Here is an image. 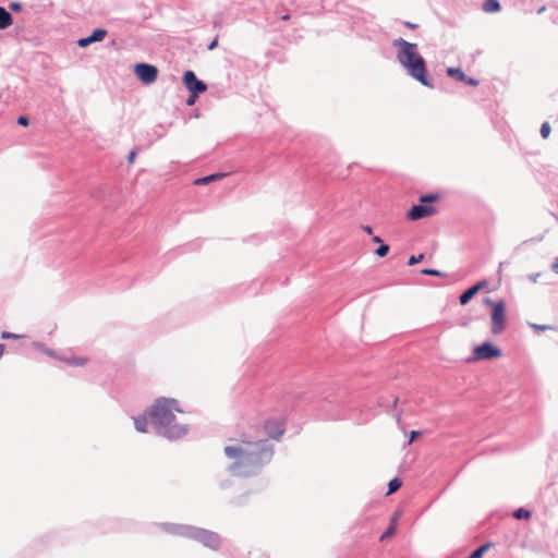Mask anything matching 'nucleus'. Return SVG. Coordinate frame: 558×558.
Masks as SVG:
<instances>
[{
    "label": "nucleus",
    "mask_w": 558,
    "mask_h": 558,
    "mask_svg": "<svg viewBox=\"0 0 558 558\" xmlns=\"http://www.w3.org/2000/svg\"><path fill=\"white\" fill-rule=\"evenodd\" d=\"M223 452L234 461L233 468L258 469L271 460L274 447L267 438L251 440L243 436L236 445L226 446Z\"/></svg>",
    "instance_id": "1"
},
{
    "label": "nucleus",
    "mask_w": 558,
    "mask_h": 558,
    "mask_svg": "<svg viewBox=\"0 0 558 558\" xmlns=\"http://www.w3.org/2000/svg\"><path fill=\"white\" fill-rule=\"evenodd\" d=\"M174 412L182 413L175 399L159 398L149 410L151 423L168 438H179L186 434V425L175 421Z\"/></svg>",
    "instance_id": "2"
},
{
    "label": "nucleus",
    "mask_w": 558,
    "mask_h": 558,
    "mask_svg": "<svg viewBox=\"0 0 558 558\" xmlns=\"http://www.w3.org/2000/svg\"><path fill=\"white\" fill-rule=\"evenodd\" d=\"M393 45L399 47L397 59L407 70L408 74L422 85L432 88L433 84L428 78L425 61L417 52L416 44L399 38L395 40Z\"/></svg>",
    "instance_id": "3"
},
{
    "label": "nucleus",
    "mask_w": 558,
    "mask_h": 558,
    "mask_svg": "<svg viewBox=\"0 0 558 558\" xmlns=\"http://www.w3.org/2000/svg\"><path fill=\"white\" fill-rule=\"evenodd\" d=\"M492 305V332L499 335L505 330L506 327V310L502 301L493 302L486 301Z\"/></svg>",
    "instance_id": "4"
},
{
    "label": "nucleus",
    "mask_w": 558,
    "mask_h": 558,
    "mask_svg": "<svg viewBox=\"0 0 558 558\" xmlns=\"http://www.w3.org/2000/svg\"><path fill=\"white\" fill-rule=\"evenodd\" d=\"M501 356V351L489 342H484L473 349V355L470 361H485L498 359Z\"/></svg>",
    "instance_id": "5"
},
{
    "label": "nucleus",
    "mask_w": 558,
    "mask_h": 558,
    "mask_svg": "<svg viewBox=\"0 0 558 558\" xmlns=\"http://www.w3.org/2000/svg\"><path fill=\"white\" fill-rule=\"evenodd\" d=\"M134 73L143 84L149 85L157 80L158 69L151 64L136 63L134 65Z\"/></svg>",
    "instance_id": "6"
},
{
    "label": "nucleus",
    "mask_w": 558,
    "mask_h": 558,
    "mask_svg": "<svg viewBox=\"0 0 558 558\" xmlns=\"http://www.w3.org/2000/svg\"><path fill=\"white\" fill-rule=\"evenodd\" d=\"M192 537L210 549H218L221 544L219 535L207 530H195Z\"/></svg>",
    "instance_id": "7"
},
{
    "label": "nucleus",
    "mask_w": 558,
    "mask_h": 558,
    "mask_svg": "<svg viewBox=\"0 0 558 558\" xmlns=\"http://www.w3.org/2000/svg\"><path fill=\"white\" fill-rule=\"evenodd\" d=\"M436 208L434 206H430V205H423V204H420V205H414L407 214V218L409 220H418V219H422V218H425V217H429L434 214H436Z\"/></svg>",
    "instance_id": "8"
},
{
    "label": "nucleus",
    "mask_w": 558,
    "mask_h": 558,
    "mask_svg": "<svg viewBox=\"0 0 558 558\" xmlns=\"http://www.w3.org/2000/svg\"><path fill=\"white\" fill-rule=\"evenodd\" d=\"M183 83L186 88L193 94L204 93L206 85L202 81L197 80L193 71H186L183 75Z\"/></svg>",
    "instance_id": "9"
},
{
    "label": "nucleus",
    "mask_w": 558,
    "mask_h": 558,
    "mask_svg": "<svg viewBox=\"0 0 558 558\" xmlns=\"http://www.w3.org/2000/svg\"><path fill=\"white\" fill-rule=\"evenodd\" d=\"M264 429L268 437L279 440L284 433V426L279 420L270 418L264 422Z\"/></svg>",
    "instance_id": "10"
},
{
    "label": "nucleus",
    "mask_w": 558,
    "mask_h": 558,
    "mask_svg": "<svg viewBox=\"0 0 558 558\" xmlns=\"http://www.w3.org/2000/svg\"><path fill=\"white\" fill-rule=\"evenodd\" d=\"M107 35V31L106 29H101V28H97L95 29L90 36L88 37H85V38H81L77 44L80 47H87L88 45L93 44V43H96V41H101Z\"/></svg>",
    "instance_id": "11"
},
{
    "label": "nucleus",
    "mask_w": 558,
    "mask_h": 558,
    "mask_svg": "<svg viewBox=\"0 0 558 558\" xmlns=\"http://www.w3.org/2000/svg\"><path fill=\"white\" fill-rule=\"evenodd\" d=\"M486 286V282L485 281H481L476 284H474L473 287L469 288L466 291H464L461 295H460V303L462 305H465L470 302V300L480 291L482 290L484 287Z\"/></svg>",
    "instance_id": "12"
},
{
    "label": "nucleus",
    "mask_w": 558,
    "mask_h": 558,
    "mask_svg": "<svg viewBox=\"0 0 558 558\" xmlns=\"http://www.w3.org/2000/svg\"><path fill=\"white\" fill-rule=\"evenodd\" d=\"M60 360L66 365L74 367H82L89 362V357L83 355L62 356Z\"/></svg>",
    "instance_id": "13"
},
{
    "label": "nucleus",
    "mask_w": 558,
    "mask_h": 558,
    "mask_svg": "<svg viewBox=\"0 0 558 558\" xmlns=\"http://www.w3.org/2000/svg\"><path fill=\"white\" fill-rule=\"evenodd\" d=\"M13 23L12 15L2 7H0V29H5Z\"/></svg>",
    "instance_id": "14"
},
{
    "label": "nucleus",
    "mask_w": 558,
    "mask_h": 558,
    "mask_svg": "<svg viewBox=\"0 0 558 558\" xmlns=\"http://www.w3.org/2000/svg\"><path fill=\"white\" fill-rule=\"evenodd\" d=\"M226 175H227V173H214V174H210L207 177H203V178L196 179L194 181V185H205L210 182L220 180V179L225 178Z\"/></svg>",
    "instance_id": "15"
},
{
    "label": "nucleus",
    "mask_w": 558,
    "mask_h": 558,
    "mask_svg": "<svg viewBox=\"0 0 558 558\" xmlns=\"http://www.w3.org/2000/svg\"><path fill=\"white\" fill-rule=\"evenodd\" d=\"M447 74L457 81H460V82L466 81V75L460 68H448Z\"/></svg>",
    "instance_id": "16"
},
{
    "label": "nucleus",
    "mask_w": 558,
    "mask_h": 558,
    "mask_svg": "<svg viewBox=\"0 0 558 558\" xmlns=\"http://www.w3.org/2000/svg\"><path fill=\"white\" fill-rule=\"evenodd\" d=\"M483 10L486 13L498 12L500 10V4H499L498 0H485V2L483 4Z\"/></svg>",
    "instance_id": "17"
},
{
    "label": "nucleus",
    "mask_w": 558,
    "mask_h": 558,
    "mask_svg": "<svg viewBox=\"0 0 558 558\" xmlns=\"http://www.w3.org/2000/svg\"><path fill=\"white\" fill-rule=\"evenodd\" d=\"M402 485V482L400 478L396 477V478H392L389 483H388V492H387V495H391L393 493H396Z\"/></svg>",
    "instance_id": "18"
},
{
    "label": "nucleus",
    "mask_w": 558,
    "mask_h": 558,
    "mask_svg": "<svg viewBox=\"0 0 558 558\" xmlns=\"http://www.w3.org/2000/svg\"><path fill=\"white\" fill-rule=\"evenodd\" d=\"M397 514L391 519L390 525L387 529V531L383 534L381 539L391 537L396 533V521H397Z\"/></svg>",
    "instance_id": "19"
},
{
    "label": "nucleus",
    "mask_w": 558,
    "mask_h": 558,
    "mask_svg": "<svg viewBox=\"0 0 558 558\" xmlns=\"http://www.w3.org/2000/svg\"><path fill=\"white\" fill-rule=\"evenodd\" d=\"M135 427L138 432L145 433L147 427V421L145 417L134 420Z\"/></svg>",
    "instance_id": "20"
},
{
    "label": "nucleus",
    "mask_w": 558,
    "mask_h": 558,
    "mask_svg": "<svg viewBox=\"0 0 558 558\" xmlns=\"http://www.w3.org/2000/svg\"><path fill=\"white\" fill-rule=\"evenodd\" d=\"M514 518L517 519H530L531 518V512L529 510H525L523 508H520L518 509L515 512H514Z\"/></svg>",
    "instance_id": "21"
},
{
    "label": "nucleus",
    "mask_w": 558,
    "mask_h": 558,
    "mask_svg": "<svg viewBox=\"0 0 558 558\" xmlns=\"http://www.w3.org/2000/svg\"><path fill=\"white\" fill-rule=\"evenodd\" d=\"M378 257H385L389 253V246L387 244L381 243L377 250L375 251Z\"/></svg>",
    "instance_id": "22"
},
{
    "label": "nucleus",
    "mask_w": 558,
    "mask_h": 558,
    "mask_svg": "<svg viewBox=\"0 0 558 558\" xmlns=\"http://www.w3.org/2000/svg\"><path fill=\"white\" fill-rule=\"evenodd\" d=\"M439 199L437 194H427L420 197L421 203H433Z\"/></svg>",
    "instance_id": "23"
},
{
    "label": "nucleus",
    "mask_w": 558,
    "mask_h": 558,
    "mask_svg": "<svg viewBox=\"0 0 558 558\" xmlns=\"http://www.w3.org/2000/svg\"><path fill=\"white\" fill-rule=\"evenodd\" d=\"M423 258H424V255H423V254L412 255V256L409 258L408 264H409L410 266H413V265H415V264H417V263L422 262V260H423Z\"/></svg>",
    "instance_id": "24"
},
{
    "label": "nucleus",
    "mask_w": 558,
    "mask_h": 558,
    "mask_svg": "<svg viewBox=\"0 0 558 558\" xmlns=\"http://www.w3.org/2000/svg\"><path fill=\"white\" fill-rule=\"evenodd\" d=\"M423 275H427V276H434V277H440L442 274L439 271V270H436V269H429V268H425V269H422L421 271Z\"/></svg>",
    "instance_id": "25"
},
{
    "label": "nucleus",
    "mask_w": 558,
    "mask_h": 558,
    "mask_svg": "<svg viewBox=\"0 0 558 558\" xmlns=\"http://www.w3.org/2000/svg\"><path fill=\"white\" fill-rule=\"evenodd\" d=\"M550 133V126L548 123H544L541 128V134L544 138L548 137Z\"/></svg>",
    "instance_id": "26"
},
{
    "label": "nucleus",
    "mask_w": 558,
    "mask_h": 558,
    "mask_svg": "<svg viewBox=\"0 0 558 558\" xmlns=\"http://www.w3.org/2000/svg\"><path fill=\"white\" fill-rule=\"evenodd\" d=\"M420 435L421 433L418 430H412L410 433L409 444H412Z\"/></svg>",
    "instance_id": "27"
},
{
    "label": "nucleus",
    "mask_w": 558,
    "mask_h": 558,
    "mask_svg": "<svg viewBox=\"0 0 558 558\" xmlns=\"http://www.w3.org/2000/svg\"><path fill=\"white\" fill-rule=\"evenodd\" d=\"M198 94L191 93L190 97L186 100L187 106H192L195 102V99L197 98Z\"/></svg>",
    "instance_id": "28"
},
{
    "label": "nucleus",
    "mask_w": 558,
    "mask_h": 558,
    "mask_svg": "<svg viewBox=\"0 0 558 558\" xmlns=\"http://www.w3.org/2000/svg\"><path fill=\"white\" fill-rule=\"evenodd\" d=\"M17 123H19L20 125L27 126L29 122H28V119H27L26 117L21 116V117H19V119H17Z\"/></svg>",
    "instance_id": "29"
},
{
    "label": "nucleus",
    "mask_w": 558,
    "mask_h": 558,
    "mask_svg": "<svg viewBox=\"0 0 558 558\" xmlns=\"http://www.w3.org/2000/svg\"><path fill=\"white\" fill-rule=\"evenodd\" d=\"M463 82L466 83L468 85H471V86H477L478 85V82L476 80L468 77V76H466V81H463Z\"/></svg>",
    "instance_id": "30"
},
{
    "label": "nucleus",
    "mask_w": 558,
    "mask_h": 558,
    "mask_svg": "<svg viewBox=\"0 0 558 558\" xmlns=\"http://www.w3.org/2000/svg\"><path fill=\"white\" fill-rule=\"evenodd\" d=\"M135 157H136V151H134V150H133V151H131V153L129 154V156H128V161H129L130 163L134 162Z\"/></svg>",
    "instance_id": "31"
},
{
    "label": "nucleus",
    "mask_w": 558,
    "mask_h": 558,
    "mask_svg": "<svg viewBox=\"0 0 558 558\" xmlns=\"http://www.w3.org/2000/svg\"><path fill=\"white\" fill-rule=\"evenodd\" d=\"M19 336L14 335V333H11V332H8V331H4L2 333V338L3 339H9V338H17Z\"/></svg>",
    "instance_id": "32"
},
{
    "label": "nucleus",
    "mask_w": 558,
    "mask_h": 558,
    "mask_svg": "<svg viewBox=\"0 0 558 558\" xmlns=\"http://www.w3.org/2000/svg\"><path fill=\"white\" fill-rule=\"evenodd\" d=\"M218 38H215L208 46V50H214L217 47Z\"/></svg>",
    "instance_id": "33"
},
{
    "label": "nucleus",
    "mask_w": 558,
    "mask_h": 558,
    "mask_svg": "<svg viewBox=\"0 0 558 558\" xmlns=\"http://www.w3.org/2000/svg\"><path fill=\"white\" fill-rule=\"evenodd\" d=\"M533 327L536 329V330H546L548 329L549 327L546 326V325H533Z\"/></svg>",
    "instance_id": "34"
},
{
    "label": "nucleus",
    "mask_w": 558,
    "mask_h": 558,
    "mask_svg": "<svg viewBox=\"0 0 558 558\" xmlns=\"http://www.w3.org/2000/svg\"><path fill=\"white\" fill-rule=\"evenodd\" d=\"M551 268L556 274H558V257L555 259Z\"/></svg>",
    "instance_id": "35"
},
{
    "label": "nucleus",
    "mask_w": 558,
    "mask_h": 558,
    "mask_svg": "<svg viewBox=\"0 0 558 558\" xmlns=\"http://www.w3.org/2000/svg\"><path fill=\"white\" fill-rule=\"evenodd\" d=\"M363 230L367 233V234H372L373 230L369 226H364L363 227Z\"/></svg>",
    "instance_id": "36"
},
{
    "label": "nucleus",
    "mask_w": 558,
    "mask_h": 558,
    "mask_svg": "<svg viewBox=\"0 0 558 558\" xmlns=\"http://www.w3.org/2000/svg\"><path fill=\"white\" fill-rule=\"evenodd\" d=\"M373 241H374L375 243H380V244L383 243V242H381V239H380L378 235L373 236Z\"/></svg>",
    "instance_id": "37"
},
{
    "label": "nucleus",
    "mask_w": 558,
    "mask_h": 558,
    "mask_svg": "<svg viewBox=\"0 0 558 558\" xmlns=\"http://www.w3.org/2000/svg\"><path fill=\"white\" fill-rule=\"evenodd\" d=\"M405 25H407L408 27H410V28H415V27H416V25H414V24H412V23H410V22H407V23H405Z\"/></svg>",
    "instance_id": "38"
},
{
    "label": "nucleus",
    "mask_w": 558,
    "mask_h": 558,
    "mask_svg": "<svg viewBox=\"0 0 558 558\" xmlns=\"http://www.w3.org/2000/svg\"><path fill=\"white\" fill-rule=\"evenodd\" d=\"M289 19H290V15H288V14H286V15L281 16V20H282V21H288Z\"/></svg>",
    "instance_id": "39"
}]
</instances>
